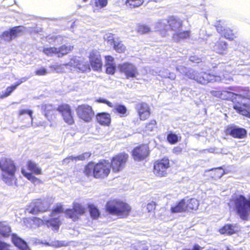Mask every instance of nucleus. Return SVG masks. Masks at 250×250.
<instances>
[{
	"label": "nucleus",
	"mask_w": 250,
	"mask_h": 250,
	"mask_svg": "<svg viewBox=\"0 0 250 250\" xmlns=\"http://www.w3.org/2000/svg\"><path fill=\"white\" fill-rule=\"evenodd\" d=\"M222 77L221 75H214L206 72L198 73L196 71L191 70L188 73H186L188 77L197 81L202 84H206L208 83L222 82L229 83L232 81L230 76L222 72Z\"/></svg>",
	"instance_id": "nucleus-1"
},
{
	"label": "nucleus",
	"mask_w": 250,
	"mask_h": 250,
	"mask_svg": "<svg viewBox=\"0 0 250 250\" xmlns=\"http://www.w3.org/2000/svg\"><path fill=\"white\" fill-rule=\"evenodd\" d=\"M229 206L235 210L241 219L246 220L250 214V196L248 198L242 195L232 196Z\"/></svg>",
	"instance_id": "nucleus-2"
},
{
	"label": "nucleus",
	"mask_w": 250,
	"mask_h": 250,
	"mask_svg": "<svg viewBox=\"0 0 250 250\" xmlns=\"http://www.w3.org/2000/svg\"><path fill=\"white\" fill-rule=\"evenodd\" d=\"M0 167L2 171V180L9 186L16 184L15 177L16 167L13 161L10 159H3L1 160Z\"/></svg>",
	"instance_id": "nucleus-3"
},
{
	"label": "nucleus",
	"mask_w": 250,
	"mask_h": 250,
	"mask_svg": "<svg viewBox=\"0 0 250 250\" xmlns=\"http://www.w3.org/2000/svg\"><path fill=\"white\" fill-rule=\"evenodd\" d=\"M106 209L111 214L124 218L129 215L131 207L127 204L120 200H112L107 203Z\"/></svg>",
	"instance_id": "nucleus-4"
},
{
	"label": "nucleus",
	"mask_w": 250,
	"mask_h": 250,
	"mask_svg": "<svg viewBox=\"0 0 250 250\" xmlns=\"http://www.w3.org/2000/svg\"><path fill=\"white\" fill-rule=\"evenodd\" d=\"M63 211L62 206L57 205L51 213H49L47 216H43L45 224L48 227H52L55 229H58L60 225L58 215Z\"/></svg>",
	"instance_id": "nucleus-5"
},
{
	"label": "nucleus",
	"mask_w": 250,
	"mask_h": 250,
	"mask_svg": "<svg viewBox=\"0 0 250 250\" xmlns=\"http://www.w3.org/2000/svg\"><path fill=\"white\" fill-rule=\"evenodd\" d=\"M73 46L63 45L59 47H44L43 52L47 56L56 55L61 58L72 50Z\"/></svg>",
	"instance_id": "nucleus-6"
},
{
	"label": "nucleus",
	"mask_w": 250,
	"mask_h": 250,
	"mask_svg": "<svg viewBox=\"0 0 250 250\" xmlns=\"http://www.w3.org/2000/svg\"><path fill=\"white\" fill-rule=\"evenodd\" d=\"M110 167V163L106 161L98 163L94 167L93 175L96 178H104L109 174Z\"/></svg>",
	"instance_id": "nucleus-7"
},
{
	"label": "nucleus",
	"mask_w": 250,
	"mask_h": 250,
	"mask_svg": "<svg viewBox=\"0 0 250 250\" xmlns=\"http://www.w3.org/2000/svg\"><path fill=\"white\" fill-rule=\"evenodd\" d=\"M169 167L168 159L163 158L155 162L154 165V173L157 176L165 177L167 174V170Z\"/></svg>",
	"instance_id": "nucleus-8"
},
{
	"label": "nucleus",
	"mask_w": 250,
	"mask_h": 250,
	"mask_svg": "<svg viewBox=\"0 0 250 250\" xmlns=\"http://www.w3.org/2000/svg\"><path fill=\"white\" fill-rule=\"evenodd\" d=\"M49 208V204L46 199L37 200L31 203L30 207L26 209L29 213L36 214L40 212L46 211Z\"/></svg>",
	"instance_id": "nucleus-9"
},
{
	"label": "nucleus",
	"mask_w": 250,
	"mask_h": 250,
	"mask_svg": "<svg viewBox=\"0 0 250 250\" xmlns=\"http://www.w3.org/2000/svg\"><path fill=\"white\" fill-rule=\"evenodd\" d=\"M76 112L79 118L85 122L91 121L94 114L92 107L87 104L79 105Z\"/></svg>",
	"instance_id": "nucleus-10"
},
{
	"label": "nucleus",
	"mask_w": 250,
	"mask_h": 250,
	"mask_svg": "<svg viewBox=\"0 0 250 250\" xmlns=\"http://www.w3.org/2000/svg\"><path fill=\"white\" fill-rule=\"evenodd\" d=\"M128 155L125 153H121L113 157L110 165L113 171L116 172L122 170L124 167Z\"/></svg>",
	"instance_id": "nucleus-11"
},
{
	"label": "nucleus",
	"mask_w": 250,
	"mask_h": 250,
	"mask_svg": "<svg viewBox=\"0 0 250 250\" xmlns=\"http://www.w3.org/2000/svg\"><path fill=\"white\" fill-rule=\"evenodd\" d=\"M119 68L126 78H134L138 74L137 67L131 63L125 62L119 65Z\"/></svg>",
	"instance_id": "nucleus-12"
},
{
	"label": "nucleus",
	"mask_w": 250,
	"mask_h": 250,
	"mask_svg": "<svg viewBox=\"0 0 250 250\" xmlns=\"http://www.w3.org/2000/svg\"><path fill=\"white\" fill-rule=\"evenodd\" d=\"M85 212V208L81 204L74 203L73 209H66L65 211L66 215L76 221L78 218L79 215L83 214Z\"/></svg>",
	"instance_id": "nucleus-13"
},
{
	"label": "nucleus",
	"mask_w": 250,
	"mask_h": 250,
	"mask_svg": "<svg viewBox=\"0 0 250 250\" xmlns=\"http://www.w3.org/2000/svg\"><path fill=\"white\" fill-rule=\"evenodd\" d=\"M132 156L135 161H142L148 155V147L144 145L135 147L132 152Z\"/></svg>",
	"instance_id": "nucleus-14"
},
{
	"label": "nucleus",
	"mask_w": 250,
	"mask_h": 250,
	"mask_svg": "<svg viewBox=\"0 0 250 250\" xmlns=\"http://www.w3.org/2000/svg\"><path fill=\"white\" fill-rule=\"evenodd\" d=\"M24 28L22 26L15 27L9 31H6L0 36V38L7 42H10L22 32Z\"/></svg>",
	"instance_id": "nucleus-15"
},
{
	"label": "nucleus",
	"mask_w": 250,
	"mask_h": 250,
	"mask_svg": "<svg viewBox=\"0 0 250 250\" xmlns=\"http://www.w3.org/2000/svg\"><path fill=\"white\" fill-rule=\"evenodd\" d=\"M58 110L62 113L63 120L68 125L74 123L73 117L72 115L70 107L67 104H64L58 107Z\"/></svg>",
	"instance_id": "nucleus-16"
},
{
	"label": "nucleus",
	"mask_w": 250,
	"mask_h": 250,
	"mask_svg": "<svg viewBox=\"0 0 250 250\" xmlns=\"http://www.w3.org/2000/svg\"><path fill=\"white\" fill-rule=\"evenodd\" d=\"M89 60L91 65L95 70L101 69L102 63L99 53L97 51H92L89 55Z\"/></svg>",
	"instance_id": "nucleus-17"
},
{
	"label": "nucleus",
	"mask_w": 250,
	"mask_h": 250,
	"mask_svg": "<svg viewBox=\"0 0 250 250\" xmlns=\"http://www.w3.org/2000/svg\"><path fill=\"white\" fill-rule=\"evenodd\" d=\"M136 108L140 120H145L149 117L150 109L147 104L141 103L137 104Z\"/></svg>",
	"instance_id": "nucleus-18"
},
{
	"label": "nucleus",
	"mask_w": 250,
	"mask_h": 250,
	"mask_svg": "<svg viewBox=\"0 0 250 250\" xmlns=\"http://www.w3.org/2000/svg\"><path fill=\"white\" fill-rule=\"evenodd\" d=\"M227 132L234 138H243L246 135V130L243 128L237 126H231L228 127Z\"/></svg>",
	"instance_id": "nucleus-19"
},
{
	"label": "nucleus",
	"mask_w": 250,
	"mask_h": 250,
	"mask_svg": "<svg viewBox=\"0 0 250 250\" xmlns=\"http://www.w3.org/2000/svg\"><path fill=\"white\" fill-rule=\"evenodd\" d=\"M107 38L108 42H109L111 45H113L114 49L119 53L124 52L125 50V46L121 42H117L115 41L111 34L106 35L104 36V39L106 40Z\"/></svg>",
	"instance_id": "nucleus-20"
},
{
	"label": "nucleus",
	"mask_w": 250,
	"mask_h": 250,
	"mask_svg": "<svg viewBox=\"0 0 250 250\" xmlns=\"http://www.w3.org/2000/svg\"><path fill=\"white\" fill-rule=\"evenodd\" d=\"M233 107L239 113L250 118V100L243 103V106L236 104Z\"/></svg>",
	"instance_id": "nucleus-21"
},
{
	"label": "nucleus",
	"mask_w": 250,
	"mask_h": 250,
	"mask_svg": "<svg viewBox=\"0 0 250 250\" xmlns=\"http://www.w3.org/2000/svg\"><path fill=\"white\" fill-rule=\"evenodd\" d=\"M13 244L21 250H30L26 243L16 234L12 235Z\"/></svg>",
	"instance_id": "nucleus-22"
},
{
	"label": "nucleus",
	"mask_w": 250,
	"mask_h": 250,
	"mask_svg": "<svg viewBox=\"0 0 250 250\" xmlns=\"http://www.w3.org/2000/svg\"><path fill=\"white\" fill-rule=\"evenodd\" d=\"M167 21L169 29L177 31L182 26V21L172 16L169 17V19L167 20Z\"/></svg>",
	"instance_id": "nucleus-23"
},
{
	"label": "nucleus",
	"mask_w": 250,
	"mask_h": 250,
	"mask_svg": "<svg viewBox=\"0 0 250 250\" xmlns=\"http://www.w3.org/2000/svg\"><path fill=\"white\" fill-rule=\"evenodd\" d=\"M96 120L102 125H109L111 122L110 115L105 112L99 113L96 115Z\"/></svg>",
	"instance_id": "nucleus-24"
},
{
	"label": "nucleus",
	"mask_w": 250,
	"mask_h": 250,
	"mask_svg": "<svg viewBox=\"0 0 250 250\" xmlns=\"http://www.w3.org/2000/svg\"><path fill=\"white\" fill-rule=\"evenodd\" d=\"M185 200V203L187 211H190L191 210H196L198 209L199 202L195 198H191L189 199H184Z\"/></svg>",
	"instance_id": "nucleus-25"
},
{
	"label": "nucleus",
	"mask_w": 250,
	"mask_h": 250,
	"mask_svg": "<svg viewBox=\"0 0 250 250\" xmlns=\"http://www.w3.org/2000/svg\"><path fill=\"white\" fill-rule=\"evenodd\" d=\"M214 50L219 54H226L227 51L226 42L221 40L218 42L214 46Z\"/></svg>",
	"instance_id": "nucleus-26"
},
{
	"label": "nucleus",
	"mask_w": 250,
	"mask_h": 250,
	"mask_svg": "<svg viewBox=\"0 0 250 250\" xmlns=\"http://www.w3.org/2000/svg\"><path fill=\"white\" fill-rule=\"evenodd\" d=\"M26 166L27 169L33 173L37 175L41 174V168L34 162L29 161L27 162Z\"/></svg>",
	"instance_id": "nucleus-27"
},
{
	"label": "nucleus",
	"mask_w": 250,
	"mask_h": 250,
	"mask_svg": "<svg viewBox=\"0 0 250 250\" xmlns=\"http://www.w3.org/2000/svg\"><path fill=\"white\" fill-rule=\"evenodd\" d=\"M90 156V154L88 152L84 153L82 155L76 157L69 156L63 160V164H68L69 162V160L72 161H78V160H83L88 158Z\"/></svg>",
	"instance_id": "nucleus-28"
},
{
	"label": "nucleus",
	"mask_w": 250,
	"mask_h": 250,
	"mask_svg": "<svg viewBox=\"0 0 250 250\" xmlns=\"http://www.w3.org/2000/svg\"><path fill=\"white\" fill-rule=\"evenodd\" d=\"M170 210L172 213H178L187 211L185 203V200H182L175 206L172 207Z\"/></svg>",
	"instance_id": "nucleus-29"
},
{
	"label": "nucleus",
	"mask_w": 250,
	"mask_h": 250,
	"mask_svg": "<svg viewBox=\"0 0 250 250\" xmlns=\"http://www.w3.org/2000/svg\"><path fill=\"white\" fill-rule=\"evenodd\" d=\"M155 25V29L157 31H167L169 30L167 20H160L156 22Z\"/></svg>",
	"instance_id": "nucleus-30"
},
{
	"label": "nucleus",
	"mask_w": 250,
	"mask_h": 250,
	"mask_svg": "<svg viewBox=\"0 0 250 250\" xmlns=\"http://www.w3.org/2000/svg\"><path fill=\"white\" fill-rule=\"evenodd\" d=\"M22 174L26 177L29 180H30L32 183H33L35 185L40 184L41 182V180L38 178L35 177L33 175L32 173L31 172H27L24 169H22L21 170Z\"/></svg>",
	"instance_id": "nucleus-31"
},
{
	"label": "nucleus",
	"mask_w": 250,
	"mask_h": 250,
	"mask_svg": "<svg viewBox=\"0 0 250 250\" xmlns=\"http://www.w3.org/2000/svg\"><path fill=\"white\" fill-rule=\"evenodd\" d=\"M10 232L11 228L6 223L0 222V234L6 237L9 235Z\"/></svg>",
	"instance_id": "nucleus-32"
},
{
	"label": "nucleus",
	"mask_w": 250,
	"mask_h": 250,
	"mask_svg": "<svg viewBox=\"0 0 250 250\" xmlns=\"http://www.w3.org/2000/svg\"><path fill=\"white\" fill-rule=\"evenodd\" d=\"M189 37V32L188 31H178L173 35V38L175 40L179 41L180 40L187 39Z\"/></svg>",
	"instance_id": "nucleus-33"
},
{
	"label": "nucleus",
	"mask_w": 250,
	"mask_h": 250,
	"mask_svg": "<svg viewBox=\"0 0 250 250\" xmlns=\"http://www.w3.org/2000/svg\"><path fill=\"white\" fill-rule=\"evenodd\" d=\"M81 60L80 58L74 57L72 58L70 61L68 63H65V67H67L68 66L73 67L74 68L78 69L79 65Z\"/></svg>",
	"instance_id": "nucleus-34"
},
{
	"label": "nucleus",
	"mask_w": 250,
	"mask_h": 250,
	"mask_svg": "<svg viewBox=\"0 0 250 250\" xmlns=\"http://www.w3.org/2000/svg\"><path fill=\"white\" fill-rule=\"evenodd\" d=\"M235 231V227L231 225H227L220 230V232L221 233H226L228 234H232L234 233Z\"/></svg>",
	"instance_id": "nucleus-35"
},
{
	"label": "nucleus",
	"mask_w": 250,
	"mask_h": 250,
	"mask_svg": "<svg viewBox=\"0 0 250 250\" xmlns=\"http://www.w3.org/2000/svg\"><path fill=\"white\" fill-rule=\"evenodd\" d=\"M88 208L91 217L93 219H97L100 215L98 208L93 205H89Z\"/></svg>",
	"instance_id": "nucleus-36"
},
{
	"label": "nucleus",
	"mask_w": 250,
	"mask_h": 250,
	"mask_svg": "<svg viewBox=\"0 0 250 250\" xmlns=\"http://www.w3.org/2000/svg\"><path fill=\"white\" fill-rule=\"evenodd\" d=\"M107 4V0H94L93 5L95 9H99L105 7Z\"/></svg>",
	"instance_id": "nucleus-37"
},
{
	"label": "nucleus",
	"mask_w": 250,
	"mask_h": 250,
	"mask_svg": "<svg viewBox=\"0 0 250 250\" xmlns=\"http://www.w3.org/2000/svg\"><path fill=\"white\" fill-rule=\"evenodd\" d=\"M220 99L229 100L232 98L234 93L228 90H223L221 92Z\"/></svg>",
	"instance_id": "nucleus-38"
},
{
	"label": "nucleus",
	"mask_w": 250,
	"mask_h": 250,
	"mask_svg": "<svg viewBox=\"0 0 250 250\" xmlns=\"http://www.w3.org/2000/svg\"><path fill=\"white\" fill-rule=\"evenodd\" d=\"M81 62H80L78 70L82 71H86L87 70H90L89 65L87 62H84L83 59H81Z\"/></svg>",
	"instance_id": "nucleus-39"
},
{
	"label": "nucleus",
	"mask_w": 250,
	"mask_h": 250,
	"mask_svg": "<svg viewBox=\"0 0 250 250\" xmlns=\"http://www.w3.org/2000/svg\"><path fill=\"white\" fill-rule=\"evenodd\" d=\"M167 140L171 144H175L178 141V137L176 134L170 133L168 134Z\"/></svg>",
	"instance_id": "nucleus-40"
},
{
	"label": "nucleus",
	"mask_w": 250,
	"mask_h": 250,
	"mask_svg": "<svg viewBox=\"0 0 250 250\" xmlns=\"http://www.w3.org/2000/svg\"><path fill=\"white\" fill-rule=\"evenodd\" d=\"M144 2L143 0H127L126 3L132 7H139Z\"/></svg>",
	"instance_id": "nucleus-41"
},
{
	"label": "nucleus",
	"mask_w": 250,
	"mask_h": 250,
	"mask_svg": "<svg viewBox=\"0 0 250 250\" xmlns=\"http://www.w3.org/2000/svg\"><path fill=\"white\" fill-rule=\"evenodd\" d=\"M158 75L164 78L167 77L172 80H174L176 78V75L175 74L168 72L167 70H166V72L160 71Z\"/></svg>",
	"instance_id": "nucleus-42"
},
{
	"label": "nucleus",
	"mask_w": 250,
	"mask_h": 250,
	"mask_svg": "<svg viewBox=\"0 0 250 250\" xmlns=\"http://www.w3.org/2000/svg\"><path fill=\"white\" fill-rule=\"evenodd\" d=\"M17 85L16 84L11 86L8 87L6 88V91L3 93L2 95H0V98H3L8 96L17 88Z\"/></svg>",
	"instance_id": "nucleus-43"
},
{
	"label": "nucleus",
	"mask_w": 250,
	"mask_h": 250,
	"mask_svg": "<svg viewBox=\"0 0 250 250\" xmlns=\"http://www.w3.org/2000/svg\"><path fill=\"white\" fill-rule=\"evenodd\" d=\"M113 110L115 112L123 115H124L126 112V108L125 106L121 104H117L115 105Z\"/></svg>",
	"instance_id": "nucleus-44"
},
{
	"label": "nucleus",
	"mask_w": 250,
	"mask_h": 250,
	"mask_svg": "<svg viewBox=\"0 0 250 250\" xmlns=\"http://www.w3.org/2000/svg\"><path fill=\"white\" fill-rule=\"evenodd\" d=\"M156 122L155 120L150 121L146 125L145 129L144 130L146 132L151 131L156 127Z\"/></svg>",
	"instance_id": "nucleus-45"
},
{
	"label": "nucleus",
	"mask_w": 250,
	"mask_h": 250,
	"mask_svg": "<svg viewBox=\"0 0 250 250\" xmlns=\"http://www.w3.org/2000/svg\"><path fill=\"white\" fill-rule=\"evenodd\" d=\"M137 31L140 33L144 34L149 32L150 31V29L147 25L140 24L138 26Z\"/></svg>",
	"instance_id": "nucleus-46"
},
{
	"label": "nucleus",
	"mask_w": 250,
	"mask_h": 250,
	"mask_svg": "<svg viewBox=\"0 0 250 250\" xmlns=\"http://www.w3.org/2000/svg\"><path fill=\"white\" fill-rule=\"evenodd\" d=\"M42 110H44L45 113L44 115L46 117V118H48L50 112H51L53 107L52 105L51 104H45L44 105H42Z\"/></svg>",
	"instance_id": "nucleus-47"
},
{
	"label": "nucleus",
	"mask_w": 250,
	"mask_h": 250,
	"mask_svg": "<svg viewBox=\"0 0 250 250\" xmlns=\"http://www.w3.org/2000/svg\"><path fill=\"white\" fill-rule=\"evenodd\" d=\"M33 111L31 110L22 109H21L19 112V116H21L24 114H27L31 118V121L32 123L33 117H32Z\"/></svg>",
	"instance_id": "nucleus-48"
},
{
	"label": "nucleus",
	"mask_w": 250,
	"mask_h": 250,
	"mask_svg": "<svg viewBox=\"0 0 250 250\" xmlns=\"http://www.w3.org/2000/svg\"><path fill=\"white\" fill-rule=\"evenodd\" d=\"M94 166L92 164H89L85 167L84 169V173L87 176H89L93 174Z\"/></svg>",
	"instance_id": "nucleus-49"
},
{
	"label": "nucleus",
	"mask_w": 250,
	"mask_h": 250,
	"mask_svg": "<svg viewBox=\"0 0 250 250\" xmlns=\"http://www.w3.org/2000/svg\"><path fill=\"white\" fill-rule=\"evenodd\" d=\"M223 35L225 38L229 40H232L234 38V35L232 33V31L229 29H224Z\"/></svg>",
	"instance_id": "nucleus-50"
},
{
	"label": "nucleus",
	"mask_w": 250,
	"mask_h": 250,
	"mask_svg": "<svg viewBox=\"0 0 250 250\" xmlns=\"http://www.w3.org/2000/svg\"><path fill=\"white\" fill-rule=\"evenodd\" d=\"M33 222L34 224V226H33V227L34 228L39 227L43 223H45L43 217H42V219H40L39 218L35 217L33 219Z\"/></svg>",
	"instance_id": "nucleus-51"
},
{
	"label": "nucleus",
	"mask_w": 250,
	"mask_h": 250,
	"mask_svg": "<svg viewBox=\"0 0 250 250\" xmlns=\"http://www.w3.org/2000/svg\"><path fill=\"white\" fill-rule=\"evenodd\" d=\"M105 66H114L115 64L114 62V58L110 56H107L105 57Z\"/></svg>",
	"instance_id": "nucleus-52"
},
{
	"label": "nucleus",
	"mask_w": 250,
	"mask_h": 250,
	"mask_svg": "<svg viewBox=\"0 0 250 250\" xmlns=\"http://www.w3.org/2000/svg\"><path fill=\"white\" fill-rule=\"evenodd\" d=\"M64 64L54 65L51 66L50 67L53 68L54 70L57 73H61L63 71V66H65Z\"/></svg>",
	"instance_id": "nucleus-53"
},
{
	"label": "nucleus",
	"mask_w": 250,
	"mask_h": 250,
	"mask_svg": "<svg viewBox=\"0 0 250 250\" xmlns=\"http://www.w3.org/2000/svg\"><path fill=\"white\" fill-rule=\"evenodd\" d=\"M176 70L180 72L181 74H184L186 76L188 77V76L186 75V73H188L189 71L191 70V69H188V70L187 68L184 66H176Z\"/></svg>",
	"instance_id": "nucleus-54"
},
{
	"label": "nucleus",
	"mask_w": 250,
	"mask_h": 250,
	"mask_svg": "<svg viewBox=\"0 0 250 250\" xmlns=\"http://www.w3.org/2000/svg\"><path fill=\"white\" fill-rule=\"evenodd\" d=\"M116 69V65L106 66V72L109 74H113Z\"/></svg>",
	"instance_id": "nucleus-55"
},
{
	"label": "nucleus",
	"mask_w": 250,
	"mask_h": 250,
	"mask_svg": "<svg viewBox=\"0 0 250 250\" xmlns=\"http://www.w3.org/2000/svg\"><path fill=\"white\" fill-rule=\"evenodd\" d=\"M97 102L98 103L105 104L111 107H112L113 106V104L111 102L104 99L100 98L97 100Z\"/></svg>",
	"instance_id": "nucleus-56"
},
{
	"label": "nucleus",
	"mask_w": 250,
	"mask_h": 250,
	"mask_svg": "<svg viewBox=\"0 0 250 250\" xmlns=\"http://www.w3.org/2000/svg\"><path fill=\"white\" fill-rule=\"evenodd\" d=\"M155 203L154 202H151L147 204L146 208L148 211L150 212L155 209Z\"/></svg>",
	"instance_id": "nucleus-57"
},
{
	"label": "nucleus",
	"mask_w": 250,
	"mask_h": 250,
	"mask_svg": "<svg viewBox=\"0 0 250 250\" xmlns=\"http://www.w3.org/2000/svg\"><path fill=\"white\" fill-rule=\"evenodd\" d=\"M47 73L46 69L44 68L39 69L36 71V74L38 75H45Z\"/></svg>",
	"instance_id": "nucleus-58"
},
{
	"label": "nucleus",
	"mask_w": 250,
	"mask_h": 250,
	"mask_svg": "<svg viewBox=\"0 0 250 250\" xmlns=\"http://www.w3.org/2000/svg\"><path fill=\"white\" fill-rule=\"evenodd\" d=\"M216 30L218 33L223 35L224 32V29H225L222 26L218 24L216 26Z\"/></svg>",
	"instance_id": "nucleus-59"
},
{
	"label": "nucleus",
	"mask_w": 250,
	"mask_h": 250,
	"mask_svg": "<svg viewBox=\"0 0 250 250\" xmlns=\"http://www.w3.org/2000/svg\"><path fill=\"white\" fill-rule=\"evenodd\" d=\"M221 92V91L213 90L210 92V93L212 96L220 98Z\"/></svg>",
	"instance_id": "nucleus-60"
},
{
	"label": "nucleus",
	"mask_w": 250,
	"mask_h": 250,
	"mask_svg": "<svg viewBox=\"0 0 250 250\" xmlns=\"http://www.w3.org/2000/svg\"><path fill=\"white\" fill-rule=\"evenodd\" d=\"M52 39L53 40H54V42H57V43H59V42H62V37L61 36H53L52 37Z\"/></svg>",
	"instance_id": "nucleus-61"
},
{
	"label": "nucleus",
	"mask_w": 250,
	"mask_h": 250,
	"mask_svg": "<svg viewBox=\"0 0 250 250\" xmlns=\"http://www.w3.org/2000/svg\"><path fill=\"white\" fill-rule=\"evenodd\" d=\"M189 60L191 62H196V63H198L200 61V59L199 58L196 57L195 56H191V57H190V58H189Z\"/></svg>",
	"instance_id": "nucleus-62"
},
{
	"label": "nucleus",
	"mask_w": 250,
	"mask_h": 250,
	"mask_svg": "<svg viewBox=\"0 0 250 250\" xmlns=\"http://www.w3.org/2000/svg\"><path fill=\"white\" fill-rule=\"evenodd\" d=\"M215 169L217 170L218 171V172H219L218 175H217L218 177H221L223 175V174L224 173V171L221 168V167H219V168H215Z\"/></svg>",
	"instance_id": "nucleus-63"
},
{
	"label": "nucleus",
	"mask_w": 250,
	"mask_h": 250,
	"mask_svg": "<svg viewBox=\"0 0 250 250\" xmlns=\"http://www.w3.org/2000/svg\"><path fill=\"white\" fill-rule=\"evenodd\" d=\"M27 80V78H26V77H23V78H22L17 83H16V85H17V86L18 85H19L20 84H21V83H22L23 82H24L25 81H26Z\"/></svg>",
	"instance_id": "nucleus-64"
}]
</instances>
